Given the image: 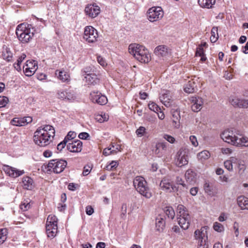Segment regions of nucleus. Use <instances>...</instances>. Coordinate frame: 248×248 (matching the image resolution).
I'll return each mask as SVG.
<instances>
[{
    "mask_svg": "<svg viewBox=\"0 0 248 248\" xmlns=\"http://www.w3.org/2000/svg\"><path fill=\"white\" fill-rule=\"evenodd\" d=\"M55 135L54 127L50 125L40 127L35 131L33 141L35 144L40 147H45L49 144Z\"/></svg>",
    "mask_w": 248,
    "mask_h": 248,
    "instance_id": "1",
    "label": "nucleus"
},
{
    "mask_svg": "<svg viewBox=\"0 0 248 248\" xmlns=\"http://www.w3.org/2000/svg\"><path fill=\"white\" fill-rule=\"evenodd\" d=\"M129 52L142 63H148L151 60V55L145 46L137 44H132L128 47Z\"/></svg>",
    "mask_w": 248,
    "mask_h": 248,
    "instance_id": "2",
    "label": "nucleus"
},
{
    "mask_svg": "<svg viewBox=\"0 0 248 248\" xmlns=\"http://www.w3.org/2000/svg\"><path fill=\"white\" fill-rule=\"evenodd\" d=\"M31 25L27 26L23 23L18 25L16 29V35L18 40L22 43L29 42L34 36L33 29H31Z\"/></svg>",
    "mask_w": 248,
    "mask_h": 248,
    "instance_id": "3",
    "label": "nucleus"
},
{
    "mask_svg": "<svg viewBox=\"0 0 248 248\" xmlns=\"http://www.w3.org/2000/svg\"><path fill=\"white\" fill-rule=\"evenodd\" d=\"M133 185L136 190L145 198L150 199L152 197L151 190L144 177L140 176H136L134 179Z\"/></svg>",
    "mask_w": 248,
    "mask_h": 248,
    "instance_id": "4",
    "label": "nucleus"
},
{
    "mask_svg": "<svg viewBox=\"0 0 248 248\" xmlns=\"http://www.w3.org/2000/svg\"><path fill=\"white\" fill-rule=\"evenodd\" d=\"M177 213L179 225L183 230L187 229L190 225V217L187 209L184 205L179 204L177 206Z\"/></svg>",
    "mask_w": 248,
    "mask_h": 248,
    "instance_id": "5",
    "label": "nucleus"
},
{
    "mask_svg": "<svg viewBox=\"0 0 248 248\" xmlns=\"http://www.w3.org/2000/svg\"><path fill=\"white\" fill-rule=\"evenodd\" d=\"M67 164V162L63 159H52L49 161L46 168H47L46 171H53L56 173L62 172Z\"/></svg>",
    "mask_w": 248,
    "mask_h": 248,
    "instance_id": "6",
    "label": "nucleus"
},
{
    "mask_svg": "<svg viewBox=\"0 0 248 248\" xmlns=\"http://www.w3.org/2000/svg\"><path fill=\"white\" fill-rule=\"evenodd\" d=\"M208 227L204 226L200 230H197L194 232L195 239L198 241V245L199 248H208L207 243Z\"/></svg>",
    "mask_w": 248,
    "mask_h": 248,
    "instance_id": "7",
    "label": "nucleus"
},
{
    "mask_svg": "<svg viewBox=\"0 0 248 248\" xmlns=\"http://www.w3.org/2000/svg\"><path fill=\"white\" fill-rule=\"evenodd\" d=\"M221 139L225 142L235 146L238 140V136L232 130L226 129L220 134Z\"/></svg>",
    "mask_w": 248,
    "mask_h": 248,
    "instance_id": "8",
    "label": "nucleus"
},
{
    "mask_svg": "<svg viewBox=\"0 0 248 248\" xmlns=\"http://www.w3.org/2000/svg\"><path fill=\"white\" fill-rule=\"evenodd\" d=\"M98 37L97 30L91 26H86L84 29L83 38L90 43H93L97 41Z\"/></svg>",
    "mask_w": 248,
    "mask_h": 248,
    "instance_id": "9",
    "label": "nucleus"
},
{
    "mask_svg": "<svg viewBox=\"0 0 248 248\" xmlns=\"http://www.w3.org/2000/svg\"><path fill=\"white\" fill-rule=\"evenodd\" d=\"M163 16V12L160 7H153L150 8L147 12V17L151 22L160 19Z\"/></svg>",
    "mask_w": 248,
    "mask_h": 248,
    "instance_id": "10",
    "label": "nucleus"
},
{
    "mask_svg": "<svg viewBox=\"0 0 248 248\" xmlns=\"http://www.w3.org/2000/svg\"><path fill=\"white\" fill-rule=\"evenodd\" d=\"M176 165L181 167L188 163V156L186 152L183 149H180L176 154L175 157Z\"/></svg>",
    "mask_w": 248,
    "mask_h": 248,
    "instance_id": "11",
    "label": "nucleus"
},
{
    "mask_svg": "<svg viewBox=\"0 0 248 248\" xmlns=\"http://www.w3.org/2000/svg\"><path fill=\"white\" fill-rule=\"evenodd\" d=\"M37 62L33 60H28L23 66V70L26 76L31 77L33 75L37 69Z\"/></svg>",
    "mask_w": 248,
    "mask_h": 248,
    "instance_id": "12",
    "label": "nucleus"
},
{
    "mask_svg": "<svg viewBox=\"0 0 248 248\" xmlns=\"http://www.w3.org/2000/svg\"><path fill=\"white\" fill-rule=\"evenodd\" d=\"M2 170L7 175L12 178L18 177L25 172L24 170H19L7 165H3Z\"/></svg>",
    "mask_w": 248,
    "mask_h": 248,
    "instance_id": "13",
    "label": "nucleus"
},
{
    "mask_svg": "<svg viewBox=\"0 0 248 248\" xmlns=\"http://www.w3.org/2000/svg\"><path fill=\"white\" fill-rule=\"evenodd\" d=\"M91 100L94 103L100 105H105L108 102L107 97L98 92L93 91L90 93Z\"/></svg>",
    "mask_w": 248,
    "mask_h": 248,
    "instance_id": "14",
    "label": "nucleus"
},
{
    "mask_svg": "<svg viewBox=\"0 0 248 248\" xmlns=\"http://www.w3.org/2000/svg\"><path fill=\"white\" fill-rule=\"evenodd\" d=\"M46 228L48 237L53 238L58 232L57 221L46 222Z\"/></svg>",
    "mask_w": 248,
    "mask_h": 248,
    "instance_id": "15",
    "label": "nucleus"
},
{
    "mask_svg": "<svg viewBox=\"0 0 248 248\" xmlns=\"http://www.w3.org/2000/svg\"><path fill=\"white\" fill-rule=\"evenodd\" d=\"M57 94L59 98L63 100L72 101L76 98L73 91L70 89H61L58 91Z\"/></svg>",
    "mask_w": 248,
    "mask_h": 248,
    "instance_id": "16",
    "label": "nucleus"
},
{
    "mask_svg": "<svg viewBox=\"0 0 248 248\" xmlns=\"http://www.w3.org/2000/svg\"><path fill=\"white\" fill-rule=\"evenodd\" d=\"M85 12L89 17L94 18L100 13V7L94 4H89L85 7Z\"/></svg>",
    "mask_w": 248,
    "mask_h": 248,
    "instance_id": "17",
    "label": "nucleus"
},
{
    "mask_svg": "<svg viewBox=\"0 0 248 248\" xmlns=\"http://www.w3.org/2000/svg\"><path fill=\"white\" fill-rule=\"evenodd\" d=\"M160 100L166 107H169L172 102V97L169 91H162L160 97Z\"/></svg>",
    "mask_w": 248,
    "mask_h": 248,
    "instance_id": "18",
    "label": "nucleus"
},
{
    "mask_svg": "<svg viewBox=\"0 0 248 248\" xmlns=\"http://www.w3.org/2000/svg\"><path fill=\"white\" fill-rule=\"evenodd\" d=\"M159 186L162 190L165 191L167 192H171L174 190L175 188L170 180L165 177L162 179Z\"/></svg>",
    "mask_w": 248,
    "mask_h": 248,
    "instance_id": "19",
    "label": "nucleus"
},
{
    "mask_svg": "<svg viewBox=\"0 0 248 248\" xmlns=\"http://www.w3.org/2000/svg\"><path fill=\"white\" fill-rule=\"evenodd\" d=\"M67 149L73 153H79L82 150V142L79 140H76L68 143L66 146Z\"/></svg>",
    "mask_w": 248,
    "mask_h": 248,
    "instance_id": "20",
    "label": "nucleus"
},
{
    "mask_svg": "<svg viewBox=\"0 0 248 248\" xmlns=\"http://www.w3.org/2000/svg\"><path fill=\"white\" fill-rule=\"evenodd\" d=\"M190 100L193 104L191 106V109L194 112H198L201 110L203 104L202 99L200 97L192 96Z\"/></svg>",
    "mask_w": 248,
    "mask_h": 248,
    "instance_id": "21",
    "label": "nucleus"
},
{
    "mask_svg": "<svg viewBox=\"0 0 248 248\" xmlns=\"http://www.w3.org/2000/svg\"><path fill=\"white\" fill-rule=\"evenodd\" d=\"M232 105L235 107L247 108H248V99L235 97L230 100Z\"/></svg>",
    "mask_w": 248,
    "mask_h": 248,
    "instance_id": "22",
    "label": "nucleus"
},
{
    "mask_svg": "<svg viewBox=\"0 0 248 248\" xmlns=\"http://www.w3.org/2000/svg\"><path fill=\"white\" fill-rule=\"evenodd\" d=\"M165 216L158 215L155 219V230L159 232H162L165 227Z\"/></svg>",
    "mask_w": 248,
    "mask_h": 248,
    "instance_id": "23",
    "label": "nucleus"
},
{
    "mask_svg": "<svg viewBox=\"0 0 248 248\" xmlns=\"http://www.w3.org/2000/svg\"><path fill=\"white\" fill-rule=\"evenodd\" d=\"M85 78L86 79V82L88 85H95L99 83L100 80L97 77L96 74H90V75H88L87 76H85Z\"/></svg>",
    "mask_w": 248,
    "mask_h": 248,
    "instance_id": "24",
    "label": "nucleus"
},
{
    "mask_svg": "<svg viewBox=\"0 0 248 248\" xmlns=\"http://www.w3.org/2000/svg\"><path fill=\"white\" fill-rule=\"evenodd\" d=\"M55 74L56 75H58V78L62 82H68L70 80V76L66 71L57 70L55 71Z\"/></svg>",
    "mask_w": 248,
    "mask_h": 248,
    "instance_id": "25",
    "label": "nucleus"
},
{
    "mask_svg": "<svg viewBox=\"0 0 248 248\" xmlns=\"http://www.w3.org/2000/svg\"><path fill=\"white\" fill-rule=\"evenodd\" d=\"M23 187L28 190H31L34 187L33 180L30 177L26 176L23 178Z\"/></svg>",
    "mask_w": 248,
    "mask_h": 248,
    "instance_id": "26",
    "label": "nucleus"
},
{
    "mask_svg": "<svg viewBox=\"0 0 248 248\" xmlns=\"http://www.w3.org/2000/svg\"><path fill=\"white\" fill-rule=\"evenodd\" d=\"M168 145V144L164 142L157 143L155 145V154L160 155V154L162 153V151L167 150Z\"/></svg>",
    "mask_w": 248,
    "mask_h": 248,
    "instance_id": "27",
    "label": "nucleus"
},
{
    "mask_svg": "<svg viewBox=\"0 0 248 248\" xmlns=\"http://www.w3.org/2000/svg\"><path fill=\"white\" fill-rule=\"evenodd\" d=\"M168 53V49L165 46H159L155 49V53L158 57L166 56Z\"/></svg>",
    "mask_w": 248,
    "mask_h": 248,
    "instance_id": "28",
    "label": "nucleus"
},
{
    "mask_svg": "<svg viewBox=\"0 0 248 248\" xmlns=\"http://www.w3.org/2000/svg\"><path fill=\"white\" fill-rule=\"evenodd\" d=\"M196 176V173L191 170H188L185 173V178L186 182L191 184L195 182Z\"/></svg>",
    "mask_w": 248,
    "mask_h": 248,
    "instance_id": "29",
    "label": "nucleus"
},
{
    "mask_svg": "<svg viewBox=\"0 0 248 248\" xmlns=\"http://www.w3.org/2000/svg\"><path fill=\"white\" fill-rule=\"evenodd\" d=\"M237 203L242 209H248V198L243 196H239L237 199Z\"/></svg>",
    "mask_w": 248,
    "mask_h": 248,
    "instance_id": "30",
    "label": "nucleus"
},
{
    "mask_svg": "<svg viewBox=\"0 0 248 248\" xmlns=\"http://www.w3.org/2000/svg\"><path fill=\"white\" fill-rule=\"evenodd\" d=\"M196 87V83L193 80H191L185 85L184 91L188 93H193L195 92Z\"/></svg>",
    "mask_w": 248,
    "mask_h": 248,
    "instance_id": "31",
    "label": "nucleus"
},
{
    "mask_svg": "<svg viewBox=\"0 0 248 248\" xmlns=\"http://www.w3.org/2000/svg\"><path fill=\"white\" fill-rule=\"evenodd\" d=\"M216 3V0H198V3L201 7L206 8H211Z\"/></svg>",
    "mask_w": 248,
    "mask_h": 248,
    "instance_id": "32",
    "label": "nucleus"
},
{
    "mask_svg": "<svg viewBox=\"0 0 248 248\" xmlns=\"http://www.w3.org/2000/svg\"><path fill=\"white\" fill-rule=\"evenodd\" d=\"M238 140L235 146L237 147H248V138L247 137H242L239 138L238 137Z\"/></svg>",
    "mask_w": 248,
    "mask_h": 248,
    "instance_id": "33",
    "label": "nucleus"
},
{
    "mask_svg": "<svg viewBox=\"0 0 248 248\" xmlns=\"http://www.w3.org/2000/svg\"><path fill=\"white\" fill-rule=\"evenodd\" d=\"M210 156V153L207 150H204L198 153L197 157L201 161H204L208 159Z\"/></svg>",
    "mask_w": 248,
    "mask_h": 248,
    "instance_id": "34",
    "label": "nucleus"
},
{
    "mask_svg": "<svg viewBox=\"0 0 248 248\" xmlns=\"http://www.w3.org/2000/svg\"><path fill=\"white\" fill-rule=\"evenodd\" d=\"M2 57L7 62H11L13 59V53L9 48H6L2 53Z\"/></svg>",
    "mask_w": 248,
    "mask_h": 248,
    "instance_id": "35",
    "label": "nucleus"
},
{
    "mask_svg": "<svg viewBox=\"0 0 248 248\" xmlns=\"http://www.w3.org/2000/svg\"><path fill=\"white\" fill-rule=\"evenodd\" d=\"M109 147L111 148V150L112 151L113 155L116 154L119 152H121L122 150L121 145L116 142H112Z\"/></svg>",
    "mask_w": 248,
    "mask_h": 248,
    "instance_id": "36",
    "label": "nucleus"
},
{
    "mask_svg": "<svg viewBox=\"0 0 248 248\" xmlns=\"http://www.w3.org/2000/svg\"><path fill=\"white\" fill-rule=\"evenodd\" d=\"M8 231L6 228L0 229V244L5 242L7 238Z\"/></svg>",
    "mask_w": 248,
    "mask_h": 248,
    "instance_id": "37",
    "label": "nucleus"
},
{
    "mask_svg": "<svg viewBox=\"0 0 248 248\" xmlns=\"http://www.w3.org/2000/svg\"><path fill=\"white\" fill-rule=\"evenodd\" d=\"M95 120L99 123H103L108 119V115L107 114L101 113L95 116Z\"/></svg>",
    "mask_w": 248,
    "mask_h": 248,
    "instance_id": "38",
    "label": "nucleus"
},
{
    "mask_svg": "<svg viewBox=\"0 0 248 248\" xmlns=\"http://www.w3.org/2000/svg\"><path fill=\"white\" fill-rule=\"evenodd\" d=\"M164 212L169 218L173 219L175 216V212L171 207H166L164 209Z\"/></svg>",
    "mask_w": 248,
    "mask_h": 248,
    "instance_id": "39",
    "label": "nucleus"
},
{
    "mask_svg": "<svg viewBox=\"0 0 248 248\" xmlns=\"http://www.w3.org/2000/svg\"><path fill=\"white\" fill-rule=\"evenodd\" d=\"M11 124L16 126H21L25 125V123H24L23 121V118H14L12 121Z\"/></svg>",
    "mask_w": 248,
    "mask_h": 248,
    "instance_id": "40",
    "label": "nucleus"
},
{
    "mask_svg": "<svg viewBox=\"0 0 248 248\" xmlns=\"http://www.w3.org/2000/svg\"><path fill=\"white\" fill-rule=\"evenodd\" d=\"M172 230L178 233V235H179L181 238H183L185 237V232L183 231V229L182 230H181V229L177 226H174L172 228Z\"/></svg>",
    "mask_w": 248,
    "mask_h": 248,
    "instance_id": "41",
    "label": "nucleus"
},
{
    "mask_svg": "<svg viewBox=\"0 0 248 248\" xmlns=\"http://www.w3.org/2000/svg\"><path fill=\"white\" fill-rule=\"evenodd\" d=\"M118 162L116 161H112L106 167V169L108 170H112L116 169L118 166Z\"/></svg>",
    "mask_w": 248,
    "mask_h": 248,
    "instance_id": "42",
    "label": "nucleus"
},
{
    "mask_svg": "<svg viewBox=\"0 0 248 248\" xmlns=\"http://www.w3.org/2000/svg\"><path fill=\"white\" fill-rule=\"evenodd\" d=\"M213 228L216 231L219 232H223L224 230L223 225L217 222L214 223Z\"/></svg>",
    "mask_w": 248,
    "mask_h": 248,
    "instance_id": "43",
    "label": "nucleus"
},
{
    "mask_svg": "<svg viewBox=\"0 0 248 248\" xmlns=\"http://www.w3.org/2000/svg\"><path fill=\"white\" fill-rule=\"evenodd\" d=\"M148 107L150 110L156 113H158L160 110H161L160 108H159L158 105L154 102L149 103L148 104Z\"/></svg>",
    "mask_w": 248,
    "mask_h": 248,
    "instance_id": "44",
    "label": "nucleus"
},
{
    "mask_svg": "<svg viewBox=\"0 0 248 248\" xmlns=\"http://www.w3.org/2000/svg\"><path fill=\"white\" fill-rule=\"evenodd\" d=\"M76 136V133L73 131H70L68 133L64 140L68 142L69 140L74 139Z\"/></svg>",
    "mask_w": 248,
    "mask_h": 248,
    "instance_id": "45",
    "label": "nucleus"
},
{
    "mask_svg": "<svg viewBox=\"0 0 248 248\" xmlns=\"http://www.w3.org/2000/svg\"><path fill=\"white\" fill-rule=\"evenodd\" d=\"M204 190L205 193H207L209 195H212L213 193L212 191V187L210 184L208 183H205L204 185Z\"/></svg>",
    "mask_w": 248,
    "mask_h": 248,
    "instance_id": "46",
    "label": "nucleus"
},
{
    "mask_svg": "<svg viewBox=\"0 0 248 248\" xmlns=\"http://www.w3.org/2000/svg\"><path fill=\"white\" fill-rule=\"evenodd\" d=\"M9 101V99L6 96H0V108L5 107Z\"/></svg>",
    "mask_w": 248,
    "mask_h": 248,
    "instance_id": "47",
    "label": "nucleus"
},
{
    "mask_svg": "<svg viewBox=\"0 0 248 248\" xmlns=\"http://www.w3.org/2000/svg\"><path fill=\"white\" fill-rule=\"evenodd\" d=\"M20 208L23 211L28 210L31 207V204L28 201L24 202L20 205Z\"/></svg>",
    "mask_w": 248,
    "mask_h": 248,
    "instance_id": "48",
    "label": "nucleus"
},
{
    "mask_svg": "<svg viewBox=\"0 0 248 248\" xmlns=\"http://www.w3.org/2000/svg\"><path fill=\"white\" fill-rule=\"evenodd\" d=\"M146 129L143 126H140L136 131V133L138 137H141L143 136L145 132Z\"/></svg>",
    "mask_w": 248,
    "mask_h": 248,
    "instance_id": "49",
    "label": "nucleus"
},
{
    "mask_svg": "<svg viewBox=\"0 0 248 248\" xmlns=\"http://www.w3.org/2000/svg\"><path fill=\"white\" fill-rule=\"evenodd\" d=\"M224 166L226 169L228 170L231 171L233 169V165L232 164V162L230 160H226L224 163Z\"/></svg>",
    "mask_w": 248,
    "mask_h": 248,
    "instance_id": "50",
    "label": "nucleus"
},
{
    "mask_svg": "<svg viewBox=\"0 0 248 248\" xmlns=\"http://www.w3.org/2000/svg\"><path fill=\"white\" fill-rule=\"evenodd\" d=\"M163 137L165 140H167L170 143H173L175 141L174 137L168 134H164Z\"/></svg>",
    "mask_w": 248,
    "mask_h": 248,
    "instance_id": "51",
    "label": "nucleus"
},
{
    "mask_svg": "<svg viewBox=\"0 0 248 248\" xmlns=\"http://www.w3.org/2000/svg\"><path fill=\"white\" fill-rule=\"evenodd\" d=\"M189 140L193 146L194 147H197L198 146L199 143L196 136H190L189 137Z\"/></svg>",
    "mask_w": 248,
    "mask_h": 248,
    "instance_id": "52",
    "label": "nucleus"
},
{
    "mask_svg": "<svg viewBox=\"0 0 248 248\" xmlns=\"http://www.w3.org/2000/svg\"><path fill=\"white\" fill-rule=\"evenodd\" d=\"M237 168L238 169L239 173H243L246 169V167L244 164L241 163V161L239 162L237 164H236Z\"/></svg>",
    "mask_w": 248,
    "mask_h": 248,
    "instance_id": "53",
    "label": "nucleus"
},
{
    "mask_svg": "<svg viewBox=\"0 0 248 248\" xmlns=\"http://www.w3.org/2000/svg\"><path fill=\"white\" fill-rule=\"evenodd\" d=\"M97 60L98 62L103 67L107 66V63L106 60L101 56H98Z\"/></svg>",
    "mask_w": 248,
    "mask_h": 248,
    "instance_id": "54",
    "label": "nucleus"
},
{
    "mask_svg": "<svg viewBox=\"0 0 248 248\" xmlns=\"http://www.w3.org/2000/svg\"><path fill=\"white\" fill-rule=\"evenodd\" d=\"M67 143V142L63 140V141L58 144L57 147V150L59 151H62V150L65 147Z\"/></svg>",
    "mask_w": 248,
    "mask_h": 248,
    "instance_id": "55",
    "label": "nucleus"
},
{
    "mask_svg": "<svg viewBox=\"0 0 248 248\" xmlns=\"http://www.w3.org/2000/svg\"><path fill=\"white\" fill-rule=\"evenodd\" d=\"M92 72L93 71H92V69L90 67H86L82 71V72L84 73V74H83V76H87L88 75H90V74H93L94 73H93Z\"/></svg>",
    "mask_w": 248,
    "mask_h": 248,
    "instance_id": "56",
    "label": "nucleus"
},
{
    "mask_svg": "<svg viewBox=\"0 0 248 248\" xmlns=\"http://www.w3.org/2000/svg\"><path fill=\"white\" fill-rule=\"evenodd\" d=\"M204 55V50L202 46H199L196 50V55L197 56H202Z\"/></svg>",
    "mask_w": 248,
    "mask_h": 248,
    "instance_id": "57",
    "label": "nucleus"
},
{
    "mask_svg": "<svg viewBox=\"0 0 248 248\" xmlns=\"http://www.w3.org/2000/svg\"><path fill=\"white\" fill-rule=\"evenodd\" d=\"M221 152L224 155H229L232 153V150L229 148H222Z\"/></svg>",
    "mask_w": 248,
    "mask_h": 248,
    "instance_id": "58",
    "label": "nucleus"
},
{
    "mask_svg": "<svg viewBox=\"0 0 248 248\" xmlns=\"http://www.w3.org/2000/svg\"><path fill=\"white\" fill-rule=\"evenodd\" d=\"M89 137V134L86 132H81L78 135V138L82 140H87Z\"/></svg>",
    "mask_w": 248,
    "mask_h": 248,
    "instance_id": "59",
    "label": "nucleus"
},
{
    "mask_svg": "<svg viewBox=\"0 0 248 248\" xmlns=\"http://www.w3.org/2000/svg\"><path fill=\"white\" fill-rule=\"evenodd\" d=\"M51 221H58V219L57 217L53 215H50L48 216L47 218V220L46 222H51Z\"/></svg>",
    "mask_w": 248,
    "mask_h": 248,
    "instance_id": "60",
    "label": "nucleus"
},
{
    "mask_svg": "<svg viewBox=\"0 0 248 248\" xmlns=\"http://www.w3.org/2000/svg\"><path fill=\"white\" fill-rule=\"evenodd\" d=\"M103 154L105 156L113 154L112 151L111 150V148H109V147L104 149Z\"/></svg>",
    "mask_w": 248,
    "mask_h": 248,
    "instance_id": "61",
    "label": "nucleus"
},
{
    "mask_svg": "<svg viewBox=\"0 0 248 248\" xmlns=\"http://www.w3.org/2000/svg\"><path fill=\"white\" fill-rule=\"evenodd\" d=\"M211 36H218L217 27H214L211 31Z\"/></svg>",
    "mask_w": 248,
    "mask_h": 248,
    "instance_id": "62",
    "label": "nucleus"
},
{
    "mask_svg": "<svg viewBox=\"0 0 248 248\" xmlns=\"http://www.w3.org/2000/svg\"><path fill=\"white\" fill-rule=\"evenodd\" d=\"M94 212L93 209L91 206H88L86 207V213L88 215H92Z\"/></svg>",
    "mask_w": 248,
    "mask_h": 248,
    "instance_id": "63",
    "label": "nucleus"
},
{
    "mask_svg": "<svg viewBox=\"0 0 248 248\" xmlns=\"http://www.w3.org/2000/svg\"><path fill=\"white\" fill-rule=\"evenodd\" d=\"M91 169L89 166H85L82 172V174L84 176H87L90 172Z\"/></svg>",
    "mask_w": 248,
    "mask_h": 248,
    "instance_id": "64",
    "label": "nucleus"
}]
</instances>
